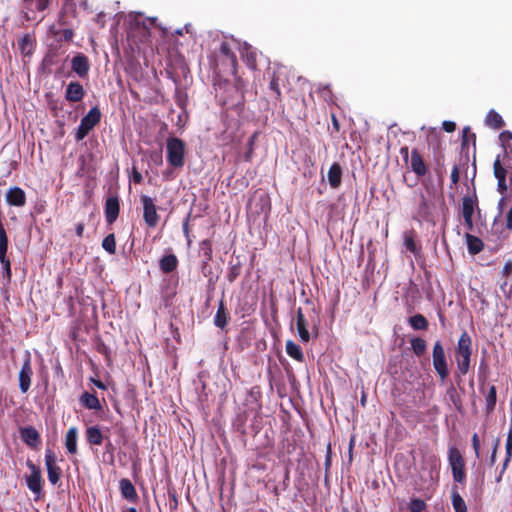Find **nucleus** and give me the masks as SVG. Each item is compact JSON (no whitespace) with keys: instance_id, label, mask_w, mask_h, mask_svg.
Here are the masks:
<instances>
[{"instance_id":"1","label":"nucleus","mask_w":512,"mask_h":512,"mask_svg":"<svg viewBox=\"0 0 512 512\" xmlns=\"http://www.w3.org/2000/svg\"><path fill=\"white\" fill-rule=\"evenodd\" d=\"M214 68L219 72L235 74L237 72V57L228 42H222L214 51Z\"/></svg>"},{"instance_id":"2","label":"nucleus","mask_w":512,"mask_h":512,"mask_svg":"<svg viewBox=\"0 0 512 512\" xmlns=\"http://www.w3.org/2000/svg\"><path fill=\"white\" fill-rule=\"evenodd\" d=\"M320 323L319 315L316 313V310L313 308L309 313V319L306 318L303 313L302 308L297 309L296 313V328L300 340L304 343L309 342L311 336L308 331V327L310 326L312 331L315 332V335L318 334V326Z\"/></svg>"},{"instance_id":"3","label":"nucleus","mask_w":512,"mask_h":512,"mask_svg":"<svg viewBox=\"0 0 512 512\" xmlns=\"http://www.w3.org/2000/svg\"><path fill=\"white\" fill-rule=\"evenodd\" d=\"M167 161L174 168H181L185 163V143L177 137H169L166 141Z\"/></svg>"},{"instance_id":"4","label":"nucleus","mask_w":512,"mask_h":512,"mask_svg":"<svg viewBox=\"0 0 512 512\" xmlns=\"http://www.w3.org/2000/svg\"><path fill=\"white\" fill-rule=\"evenodd\" d=\"M102 113L98 106L92 107L88 113L82 117L80 125L75 133V140L82 141L101 121Z\"/></svg>"},{"instance_id":"5","label":"nucleus","mask_w":512,"mask_h":512,"mask_svg":"<svg viewBox=\"0 0 512 512\" xmlns=\"http://www.w3.org/2000/svg\"><path fill=\"white\" fill-rule=\"evenodd\" d=\"M432 364L439 376V379L442 382L445 381L449 376L448 361L444 347L439 340H437L433 345Z\"/></svg>"},{"instance_id":"6","label":"nucleus","mask_w":512,"mask_h":512,"mask_svg":"<svg viewBox=\"0 0 512 512\" xmlns=\"http://www.w3.org/2000/svg\"><path fill=\"white\" fill-rule=\"evenodd\" d=\"M448 461L451 467L453 480L457 483L464 484L466 481L465 461L458 448H449Z\"/></svg>"},{"instance_id":"7","label":"nucleus","mask_w":512,"mask_h":512,"mask_svg":"<svg viewBox=\"0 0 512 512\" xmlns=\"http://www.w3.org/2000/svg\"><path fill=\"white\" fill-rule=\"evenodd\" d=\"M45 466L47 469L48 480L52 485H57L62 476V469L57 464V456L51 449L45 451Z\"/></svg>"},{"instance_id":"8","label":"nucleus","mask_w":512,"mask_h":512,"mask_svg":"<svg viewBox=\"0 0 512 512\" xmlns=\"http://www.w3.org/2000/svg\"><path fill=\"white\" fill-rule=\"evenodd\" d=\"M26 465L30 474L26 477V484L34 494H40L43 489L44 480L40 468L31 460H27Z\"/></svg>"},{"instance_id":"9","label":"nucleus","mask_w":512,"mask_h":512,"mask_svg":"<svg viewBox=\"0 0 512 512\" xmlns=\"http://www.w3.org/2000/svg\"><path fill=\"white\" fill-rule=\"evenodd\" d=\"M143 205V220L146 225L150 228L157 226L159 222V215L157 214V208L153 199L148 195H142L140 197Z\"/></svg>"},{"instance_id":"10","label":"nucleus","mask_w":512,"mask_h":512,"mask_svg":"<svg viewBox=\"0 0 512 512\" xmlns=\"http://www.w3.org/2000/svg\"><path fill=\"white\" fill-rule=\"evenodd\" d=\"M58 23L61 28L55 29V27L53 26L51 28L53 35L56 37L58 41H71L74 37V31L72 28V24L69 21V16H67L65 13H61L58 19Z\"/></svg>"},{"instance_id":"11","label":"nucleus","mask_w":512,"mask_h":512,"mask_svg":"<svg viewBox=\"0 0 512 512\" xmlns=\"http://www.w3.org/2000/svg\"><path fill=\"white\" fill-rule=\"evenodd\" d=\"M33 376V368L31 365V356L29 353L26 355V359L19 371V389L22 393H26L31 386Z\"/></svg>"},{"instance_id":"12","label":"nucleus","mask_w":512,"mask_h":512,"mask_svg":"<svg viewBox=\"0 0 512 512\" xmlns=\"http://www.w3.org/2000/svg\"><path fill=\"white\" fill-rule=\"evenodd\" d=\"M50 0H24L23 13L28 21L36 20V13L44 11Z\"/></svg>"},{"instance_id":"13","label":"nucleus","mask_w":512,"mask_h":512,"mask_svg":"<svg viewBox=\"0 0 512 512\" xmlns=\"http://www.w3.org/2000/svg\"><path fill=\"white\" fill-rule=\"evenodd\" d=\"M71 69L80 78L87 77L90 70L88 57L83 53H77L71 60Z\"/></svg>"},{"instance_id":"14","label":"nucleus","mask_w":512,"mask_h":512,"mask_svg":"<svg viewBox=\"0 0 512 512\" xmlns=\"http://www.w3.org/2000/svg\"><path fill=\"white\" fill-rule=\"evenodd\" d=\"M22 441L31 449H38L41 444V436L36 428L27 426L20 429Z\"/></svg>"},{"instance_id":"15","label":"nucleus","mask_w":512,"mask_h":512,"mask_svg":"<svg viewBox=\"0 0 512 512\" xmlns=\"http://www.w3.org/2000/svg\"><path fill=\"white\" fill-rule=\"evenodd\" d=\"M409 163L411 171L414 172L417 177L421 178L427 174V165L417 149H412Z\"/></svg>"},{"instance_id":"16","label":"nucleus","mask_w":512,"mask_h":512,"mask_svg":"<svg viewBox=\"0 0 512 512\" xmlns=\"http://www.w3.org/2000/svg\"><path fill=\"white\" fill-rule=\"evenodd\" d=\"M120 211L119 199L117 196H109L105 201L104 213L108 224H113Z\"/></svg>"},{"instance_id":"17","label":"nucleus","mask_w":512,"mask_h":512,"mask_svg":"<svg viewBox=\"0 0 512 512\" xmlns=\"http://www.w3.org/2000/svg\"><path fill=\"white\" fill-rule=\"evenodd\" d=\"M85 96L83 85L78 81L70 82L65 90V99L69 102H79Z\"/></svg>"},{"instance_id":"18","label":"nucleus","mask_w":512,"mask_h":512,"mask_svg":"<svg viewBox=\"0 0 512 512\" xmlns=\"http://www.w3.org/2000/svg\"><path fill=\"white\" fill-rule=\"evenodd\" d=\"M6 201L11 206L23 207L26 204V194L19 187L10 188L6 193Z\"/></svg>"},{"instance_id":"19","label":"nucleus","mask_w":512,"mask_h":512,"mask_svg":"<svg viewBox=\"0 0 512 512\" xmlns=\"http://www.w3.org/2000/svg\"><path fill=\"white\" fill-rule=\"evenodd\" d=\"M119 489L123 498L131 503H136L139 499L137 491L128 478L119 481Z\"/></svg>"},{"instance_id":"20","label":"nucleus","mask_w":512,"mask_h":512,"mask_svg":"<svg viewBox=\"0 0 512 512\" xmlns=\"http://www.w3.org/2000/svg\"><path fill=\"white\" fill-rule=\"evenodd\" d=\"M471 356L472 355V339L467 331L461 334L457 346L455 348V356Z\"/></svg>"},{"instance_id":"21","label":"nucleus","mask_w":512,"mask_h":512,"mask_svg":"<svg viewBox=\"0 0 512 512\" xmlns=\"http://www.w3.org/2000/svg\"><path fill=\"white\" fill-rule=\"evenodd\" d=\"M279 82L280 76L278 72L274 71L269 82V90L271 92L270 99L275 107L278 106V103H282V94Z\"/></svg>"},{"instance_id":"22","label":"nucleus","mask_w":512,"mask_h":512,"mask_svg":"<svg viewBox=\"0 0 512 512\" xmlns=\"http://www.w3.org/2000/svg\"><path fill=\"white\" fill-rule=\"evenodd\" d=\"M230 320L229 312L227 311L223 299L219 301L216 314L214 316V325L220 329H224Z\"/></svg>"},{"instance_id":"23","label":"nucleus","mask_w":512,"mask_h":512,"mask_svg":"<svg viewBox=\"0 0 512 512\" xmlns=\"http://www.w3.org/2000/svg\"><path fill=\"white\" fill-rule=\"evenodd\" d=\"M475 209L479 210L478 207V198L477 195L474 193L472 196H464L462 198V216L463 217H473V214L475 212Z\"/></svg>"},{"instance_id":"24","label":"nucleus","mask_w":512,"mask_h":512,"mask_svg":"<svg viewBox=\"0 0 512 512\" xmlns=\"http://www.w3.org/2000/svg\"><path fill=\"white\" fill-rule=\"evenodd\" d=\"M85 436L88 444L91 446H100L104 441V435L98 426L87 427Z\"/></svg>"},{"instance_id":"25","label":"nucleus","mask_w":512,"mask_h":512,"mask_svg":"<svg viewBox=\"0 0 512 512\" xmlns=\"http://www.w3.org/2000/svg\"><path fill=\"white\" fill-rule=\"evenodd\" d=\"M328 182L329 185L336 189L341 185L342 179V167L338 162H334L328 171Z\"/></svg>"},{"instance_id":"26","label":"nucleus","mask_w":512,"mask_h":512,"mask_svg":"<svg viewBox=\"0 0 512 512\" xmlns=\"http://www.w3.org/2000/svg\"><path fill=\"white\" fill-rule=\"evenodd\" d=\"M78 430L76 427H70L65 435V447L70 454L77 453Z\"/></svg>"},{"instance_id":"27","label":"nucleus","mask_w":512,"mask_h":512,"mask_svg":"<svg viewBox=\"0 0 512 512\" xmlns=\"http://www.w3.org/2000/svg\"><path fill=\"white\" fill-rule=\"evenodd\" d=\"M159 266L163 273H171L176 270L178 266V259L175 254L165 255L160 259Z\"/></svg>"},{"instance_id":"28","label":"nucleus","mask_w":512,"mask_h":512,"mask_svg":"<svg viewBox=\"0 0 512 512\" xmlns=\"http://www.w3.org/2000/svg\"><path fill=\"white\" fill-rule=\"evenodd\" d=\"M80 402L85 408H87L89 410H101L102 409V406L100 404L98 397L95 394H92L89 392H84L80 396Z\"/></svg>"},{"instance_id":"29","label":"nucleus","mask_w":512,"mask_h":512,"mask_svg":"<svg viewBox=\"0 0 512 512\" xmlns=\"http://www.w3.org/2000/svg\"><path fill=\"white\" fill-rule=\"evenodd\" d=\"M485 124L495 130H499L505 126L502 116L495 110H490L485 117Z\"/></svg>"},{"instance_id":"30","label":"nucleus","mask_w":512,"mask_h":512,"mask_svg":"<svg viewBox=\"0 0 512 512\" xmlns=\"http://www.w3.org/2000/svg\"><path fill=\"white\" fill-rule=\"evenodd\" d=\"M200 251L203 256L202 260V272L205 273V268L209 266V262L212 260V243L209 239H205L200 242Z\"/></svg>"},{"instance_id":"31","label":"nucleus","mask_w":512,"mask_h":512,"mask_svg":"<svg viewBox=\"0 0 512 512\" xmlns=\"http://www.w3.org/2000/svg\"><path fill=\"white\" fill-rule=\"evenodd\" d=\"M451 502L455 512H467V506L458 491L457 485H453L451 489Z\"/></svg>"},{"instance_id":"32","label":"nucleus","mask_w":512,"mask_h":512,"mask_svg":"<svg viewBox=\"0 0 512 512\" xmlns=\"http://www.w3.org/2000/svg\"><path fill=\"white\" fill-rule=\"evenodd\" d=\"M505 450H506V457L504 459L502 469L500 472L499 477L497 478V481L499 482L501 480V477L503 473L506 471L511 459H512V424L507 434L506 444H505Z\"/></svg>"},{"instance_id":"33","label":"nucleus","mask_w":512,"mask_h":512,"mask_svg":"<svg viewBox=\"0 0 512 512\" xmlns=\"http://www.w3.org/2000/svg\"><path fill=\"white\" fill-rule=\"evenodd\" d=\"M466 242L468 252L472 255L480 253L484 248L483 241L479 237L471 235L469 233L466 234Z\"/></svg>"},{"instance_id":"34","label":"nucleus","mask_w":512,"mask_h":512,"mask_svg":"<svg viewBox=\"0 0 512 512\" xmlns=\"http://www.w3.org/2000/svg\"><path fill=\"white\" fill-rule=\"evenodd\" d=\"M18 49L25 56L31 55L34 49L33 37L28 33L23 35L18 41Z\"/></svg>"},{"instance_id":"35","label":"nucleus","mask_w":512,"mask_h":512,"mask_svg":"<svg viewBox=\"0 0 512 512\" xmlns=\"http://www.w3.org/2000/svg\"><path fill=\"white\" fill-rule=\"evenodd\" d=\"M431 208L432 204L428 201L424 194H421L420 201L418 204L417 215L421 219L428 221L431 217Z\"/></svg>"},{"instance_id":"36","label":"nucleus","mask_w":512,"mask_h":512,"mask_svg":"<svg viewBox=\"0 0 512 512\" xmlns=\"http://www.w3.org/2000/svg\"><path fill=\"white\" fill-rule=\"evenodd\" d=\"M242 58L244 63L252 70L257 68V54L251 46H244L242 49Z\"/></svg>"},{"instance_id":"37","label":"nucleus","mask_w":512,"mask_h":512,"mask_svg":"<svg viewBox=\"0 0 512 512\" xmlns=\"http://www.w3.org/2000/svg\"><path fill=\"white\" fill-rule=\"evenodd\" d=\"M286 353L298 362H303L305 357L301 347L292 340L286 342Z\"/></svg>"},{"instance_id":"38","label":"nucleus","mask_w":512,"mask_h":512,"mask_svg":"<svg viewBox=\"0 0 512 512\" xmlns=\"http://www.w3.org/2000/svg\"><path fill=\"white\" fill-rule=\"evenodd\" d=\"M408 323L413 330H427L429 322L422 314H415L408 319Z\"/></svg>"},{"instance_id":"39","label":"nucleus","mask_w":512,"mask_h":512,"mask_svg":"<svg viewBox=\"0 0 512 512\" xmlns=\"http://www.w3.org/2000/svg\"><path fill=\"white\" fill-rule=\"evenodd\" d=\"M496 402H497L496 387L494 385H491L489 387L488 393L485 395V410L488 415L494 411Z\"/></svg>"},{"instance_id":"40","label":"nucleus","mask_w":512,"mask_h":512,"mask_svg":"<svg viewBox=\"0 0 512 512\" xmlns=\"http://www.w3.org/2000/svg\"><path fill=\"white\" fill-rule=\"evenodd\" d=\"M446 394L447 396L449 397L450 401L452 402L454 408L458 411V412H462L463 410V403H462V399H461V396L460 394L458 393L457 389L454 387L453 384H451L447 390H446Z\"/></svg>"},{"instance_id":"41","label":"nucleus","mask_w":512,"mask_h":512,"mask_svg":"<svg viewBox=\"0 0 512 512\" xmlns=\"http://www.w3.org/2000/svg\"><path fill=\"white\" fill-rule=\"evenodd\" d=\"M455 359L458 370L457 377L460 378V376H465L469 372L471 367V356H455Z\"/></svg>"},{"instance_id":"42","label":"nucleus","mask_w":512,"mask_h":512,"mask_svg":"<svg viewBox=\"0 0 512 512\" xmlns=\"http://www.w3.org/2000/svg\"><path fill=\"white\" fill-rule=\"evenodd\" d=\"M411 349L417 357L424 355L427 349L426 341L421 337H414L410 340Z\"/></svg>"},{"instance_id":"43","label":"nucleus","mask_w":512,"mask_h":512,"mask_svg":"<svg viewBox=\"0 0 512 512\" xmlns=\"http://www.w3.org/2000/svg\"><path fill=\"white\" fill-rule=\"evenodd\" d=\"M259 136V132L258 131H255L249 138H248V141H247V150L246 152L244 153V160L246 162H251L252 159H253V156H254V146H255V143H256V140Z\"/></svg>"},{"instance_id":"44","label":"nucleus","mask_w":512,"mask_h":512,"mask_svg":"<svg viewBox=\"0 0 512 512\" xmlns=\"http://www.w3.org/2000/svg\"><path fill=\"white\" fill-rule=\"evenodd\" d=\"M469 142H472L473 146L475 147L476 134L471 131L470 127H465L463 129V133H462V142H461L462 150H464V149L468 150Z\"/></svg>"},{"instance_id":"45","label":"nucleus","mask_w":512,"mask_h":512,"mask_svg":"<svg viewBox=\"0 0 512 512\" xmlns=\"http://www.w3.org/2000/svg\"><path fill=\"white\" fill-rule=\"evenodd\" d=\"M102 247L105 251L110 254H115L116 252V240L115 235L113 233L108 234L102 241Z\"/></svg>"},{"instance_id":"46","label":"nucleus","mask_w":512,"mask_h":512,"mask_svg":"<svg viewBox=\"0 0 512 512\" xmlns=\"http://www.w3.org/2000/svg\"><path fill=\"white\" fill-rule=\"evenodd\" d=\"M493 172L496 179H506L507 169L502 165L500 156H497L493 163Z\"/></svg>"},{"instance_id":"47","label":"nucleus","mask_w":512,"mask_h":512,"mask_svg":"<svg viewBox=\"0 0 512 512\" xmlns=\"http://www.w3.org/2000/svg\"><path fill=\"white\" fill-rule=\"evenodd\" d=\"M405 247L408 251L413 253L414 255H418L420 252V248L417 246L416 241L412 234L405 236L404 241Z\"/></svg>"},{"instance_id":"48","label":"nucleus","mask_w":512,"mask_h":512,"mask_svg":"<svg viewBox=\"0 0 512 512\" xmlns=\"http://www.w3.org/2000/svg\"><path fill=\"white\" fill-rule=\"evenodd\" d=\"M241 270L242 267L240 263L231 265L227 273V280L229 281V283H233L240 276Z\"/></svg>"},{"instance_id":"49","label":"nucleus","mask_w":512,"mask_h":512,"mask_svg":"<svg viewBox=\"0 0 512 512\" xmlns=\"http://www.w3.org/2000/svg\"><path fill=\"white\" fill-rule=\"evenodd\" d=\"M426 508V503L419 498L412 499L409 503V510L411 512H422Z\"/></svg>"},{"instance_id":"50","label":"nucleus","mask_w":512,"mask_h":512,"mask_svg":"<svg viewBox=\"0 0 512 512\" xmlns=\"http://www.w3.org/2000/svg\"><path fill=\"white\" fill-rule=\"evenodd\" d=\"M499 139L502 142L505 150L508 147H510V149L512 150V132L508 130L502 131L499 135Z\"/></svg>"},{"instance_id":"51","label":"nucleus","mask_w":512,"mask_h":512,"mask_svg":"<svg viewBox=\"0 0 512 512\" xmlns=\"http://www.w3.org/2000/svg\"><path fill=\"white\" fill-rule=\"evenodd\" d=\"M0 262L3 266L4 278L6 279L7 283H10L12 276L10 260L5 256L4 259L0 260Z\"/></svg>"},{"instance_id":"52","label":"nucleus","mask_w":512,"mask_h":512,"mask_svg":"<svg viewBox=\"0 0 512 512\" xmlns=\"http://www.w3.org/2000/svg\"><path fill=\"white\" fill-rule=\"evenodd\" d=\"M331 464H332V448H331V443H328L327 448H326L325 462H324L326 475L328 474V472L330 470Z\"/></svg>"},{"instance_id":"53","label":"nucleus","mask_w":512,"mask_h":512,"mask_svg":"<svg viewBox=\"0 0 512 512\" xmlns=\"http://www.w3.org/2000/svg\"><path fill=\"white\" fill-rule=\"evenodd\" d=\"M436 165L435 172L437 173L438 177L442 178V173L444 170V154L439 153V155L436 157Z\"/></svg>"},{"instance_id":"54","label":"nucleus","mask_w":512,"mask_h":512,"mask_svg":"<svg viewBox=\"0 0 512 512\" xmlns=\"http://www.w3.org/2000/svg\"><path fill=\"white\" fill-rule=\"evenodd\" d=\"M96 350L100 353V354H103L105 355L106 359L107 360H110V354H111V350L110 348L103 342V341H99L96 345Z\"/></svg>"},{"instance_id":"55","label":"nucleus","mask_w":512,"mask_h":512,"mask_svg":"<svg viewBox=\"0 0 512 512\" xmlns=\"http://www.w3.org/2000/svg\"><path fill=\"white\" fill-rule=\"evenodd\" d=\"M168 496H169V507L170 509L173 511V510H176L177 507H178V499H177V494L175 492V490H169L168 491Z\"/></svg>"},{"instance_id":"56","label":"nucleus","mask_w":512,"mask_h":512,"mask_svg":"<svg viewBox=\"0 0 512 512\" xmlns=\"http://www.w3.org/2000/svg\"><path fill=\"white\" fill-rule=\"evenodd\" d=\"M471 441L476 458H480V440L477 433L473 434Z\"/></svg>"},{"instance_id":"57","label":"nucleus","mask_w":512,"mask_h":512,"mask_svg":"<svg viewBox=\"0 0 512 512\" xmlns=\"http://www.w3.org/2000/svg\"><path fill=\"white\" fill-rule=\"evenodd\" d=\"M189 219H190V215L187 216V218L183 222V226H182L183 233H184V235H185V237L187 239L188 246L191 245L190 229H189Z\"/></svg>"},{"instance_id":"58","label":"nucleus","mask_w":512,"mask_h":512,"mask_svg":"<svg viewBox=\"0 0 512 512\" xmlns=\"http://www.w3.org/2000/svg\"><path fill=\"white\" fill-rule=\"evenodd\" d=\"M460 180V170L457 165H454L451 171V183L457 185Z\"/></svg>"},{"instance_id":"59","label":"nucleus","mask_w":512,"mask_h":512,"mask_svg":"<svg viewBox=\"0 0 512 512\" xmlns=\"http://www.w3.org/2000/svg\"><path fill=\"white\" fill-rule=\"evenodd\" d=\"M507 190H508V185H507V182H506V179H497V191L501 194V195H505L507 193Z\"/></svg>"},{"instance_id":"60","label":"nucleus","mask_w":512,"mask_h":512,"mask_svg":"<svg viewBox=\"0 0 512 512\" xmlns=\"http://www.w3.org/2000/svg\"><path fill=\"white\" fill-rule=\"evenodd\" d=\"M502 276L509 277L512 275V260L506 261L501 271Z\"/></svg>"},{"instance_id":"61","label":"nucleus","mask_w":512,"mask_h":512,"mask_svg":"<svg viewBox=\"0 0 512 512\" xmlns=\"http://www.w3.org/2000/svg\"><path fill=\"white\" fill-rule=\"evenodd\" d=\"M442 128L444 129V131L451 133V132L455 131L456 124H455V122H452V121H444L442 123Z\"/></svg>"},{"instance_id":"62","label":"nucleus","mask_w":512,"mask_h":512,"mask_svg":"<svg viewBox=\"0 0 512 512\" xmlns=\"http://www.w3.org/2000/svg\"><path fill=\"white\" fill-rule=\"evenodd\" d=\"M505 221H506V223H505L506 229L512 230V207L506 213Z\"/></svg>"},{"instance_id":"63","label":"nucleus","mask_w":512,"mask_h":512,"mask_svg":"<svg viewBox=\"0 0 512 512\" xmlns=\"http://www.w3.org/2000/svg\"><path fill=\"white\" fill-rule=\"evenodd\" d=\"M132 180L135 184H140L143 181L142 174L136 168H133Z\"/></svg>"},{"instance_id":"64","label":"nucleus","mask_w":512,"mask_h":512,"mask_svg":"<svg viewBox=\"0 0 512 512\" xmlns=\"http://www.w3.org/2000/svg\"><path fill=\"white\" fill-rule=\"evenodd\" d=\"M400 155L402 156L403 161L407 163L410 160L409 148L407 146L401 147Z\"/></svg>"}]
</instances>
